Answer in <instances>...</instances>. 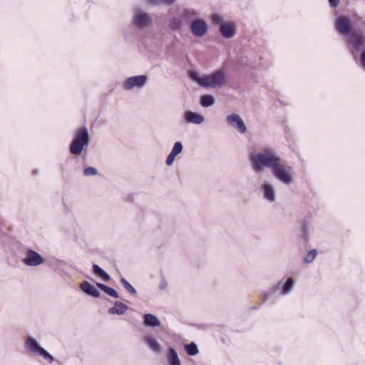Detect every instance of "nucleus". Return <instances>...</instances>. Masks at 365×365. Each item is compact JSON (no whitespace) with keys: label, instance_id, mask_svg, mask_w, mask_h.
<instances>
[{"label":"nucleus","instance_id":"e433bc0d","mask_svg":"<svg viewBox=\"0 0 365 365\" xmlns=\"http://www.w3.org/2000/svg\"><path fill=\"white\" fill-rule=\"evenodd\" d=\"M99 277H101L106 282L109 281L110 279V275L105 270L103 272V273Z\"/></svg>","mask_w":365,"mask_h":365},{"label":"nucleus","instance_id":"4be33fe9","mask_svg":"<svg viewBox=\"0 0 365 365\" xmlns=\"http://www.w3.org/2000/svg\"><path fill=\"white\" fill-rule=\"evenodd\" d=\"M96 286L99 289H101L102 291H103L106 294H107L108 295H109L113 298L119 297L118 293L113 288H111V287H110L104 284L100 283V282H97Z\"/></svg>","mask_w":365,"mask_h":365},{"label":"nucleus","instance_id":"dca6fc26","mask_svg":"<svg viewBox=\"0 0 365 365\" xmlns=\"http://www.w3.org/2000/svg\"><path fill=\"white\" fill-rule=\"evenodd\" d=\"M81 289L86 294L95 298H99L100 292L89 282L84 281L80 284Z\"/></svg>","mask_w":365,"mask_h":365},{"label":"nucleus","instance_id":"cd10ccee","mask_svg":"<svg viewBox=\"0 0 365 365\" xmlns=\"http://www.w3.org/2000/svg\"><path fill=\"white\" fill-rule=\"evenodd\" d=\"M317 254V251L316 249H313L309 250L304 257V262L307 264H309L314 261Z\"/></svg>","mask_w":365,"mask_h":365},{"label":"nucleus","instance_id":"bb28decb","mask_svg":"<svg viewBox=\"0 0 365 365\" xmlns=\"http://www.w3.org/2000/svg\"><path fill=\"white\" fill-rule=\"evenodd\" d=\"M120 282L124 288L131 294H135V289L123 277L120 278Z\"/></svg>","mask_w":365,"mask_h":365},{"label":"nucleus","instance_id":"a878e982","mask_svg":"<svg viewBox=\"0 0 365 365\" xmlns=\"http://www.w3.org/2000/svg\"><path fill=\"white\" fill-rule=\"evenodd\" d=\"M301 237L304 241H308L309 237V227L307 223H303L300 230Z\"/></svg>","mask_w":365,"mask_h":365},{"label":"nucleus","instance_id":"b1692460","mask_svg":"<svg viewBox=\"0 0 365 365\" xmlns=\"http://www.w3.org/2000/svg\"><path fill=\"white\" fill-rule=\"evenodd\" d=\"M215 98L211 95L205 94L200 97V103L202 107L207 108L212 106L215 104Z\"/></svg>","mask_w":365,"mask_h":365},{"label":"nucleus","instance_id":"7c9ffc66","mask_svg":"<svg viewBox=\"0 0 365 365\" xmlns=\"http://www.w3.org/2000/svg\"><path fill=\"white\" fill-rule=\"evenodd\" d=\"M98 171L94 167H86L83 170V175L85 177L94 176L98 175Z\"/></svg>","mask_w":365,"mask_h":365},{"label":"nucleus","instance_id":"4468645a","mask_svg":"<svg viewBox=\"0 0 365 365\" xmlns=\"http://www.w3.org/2000/svg\"><path fill=\"white\" fill-rule=\"evenodd\" d=\"M336 30L344 34L349 35L351 32V22L348 17L339 16L336 21Z\"/></svg>","mask_w":365,"mask_h":365},{"label":"nucleus","instance_id":"9b49d317","mask_svg":"<svg viewBox=\"0 0 365 365\" xmlns=\"http://www.w3.org/2000/svg\"><path fill=\"white\" fill-rule=\"evenodd\" d=\"M227 123L233 128L237 130L240 133H245L247 130V127L241 118V117L235 113L229 115L226 117Z\"/></svg>","mask_w":365,"mask_h":365},{"label":"nucleus","instance_id":"f257e3e1","mask_svg":"<svg viewBox=\"0 0 365 365\" xmlns=\"http://www.w3.org/2000/svg\"><path fill=\"white\" fill-rule=\"evenodd\" d=\"M252 170L261 173L265 168H269L272 175L284 185L293 182V169L283 159L274 148L264 146L258 153L250 154Z\"/></svg>","mask_w":365,"mask_h":365},{"label":"nucleus","instance_id":"20e7f679","mask_svg":"<svg viewBox=\"0 0 365 365\" xmlns=\"http://www.w3.org/2000/svg\"><path fill=\"white\" fill-rule=\"evenodd\" d=\"M130 24L137 30L145 31L153 24L151 16L141 9H135Z\"/></svg>","mask_w":365,"mask_h":365},{"label":"nucleus","instance_id":"c9c22d12","mask_svg":"<svg viewBox=\"0 0 365 365\" xmlns=\"http://www.w3.org/2000/svg\"><path fill=\"white\" fill-rule=\"evenodd\" d=\"M175 158V156H174L170 153L166 158V165H171L173 163Z\"/></svg>","mask_w":365,"mask_h":365},{"label":"nucleus","instance_id":"f704fd0d","mask_svg":"<svg viewBox=\"0 0 365 365\" xmlns=\"http://www.w3.org/2000/svg\"><path fill=\"white\" fill-rule=\"evenodd\" d=\"M168 286V282L164 277H161L160 282L159 284V289L160 290H164Z\"/></svg>","mask_w":365,"mask_h":365},{"label":"nucleus","instance_id":"393cba45","mask_svg":"<svg viewBox=\"0 0 365 365\" xmlns=\"http://www.w3.org/2000/svg\"><path fill=\"white\" fill-rule=\"evenodd\" d=\"M184 349L189 356H195L199 352L197 346L194 342L185 344Z\"/></svg>","mask_w":365,"mask_h":365},{"label":"nucleus","instance_id":"4c0bfd02","mask_svg":"<svg viewBox=\"0 0 365 365\" xmlns=\"http://www.w3.org/2000/svg\"><path fill=\"white\" fill-rule=\"evenodd\" d=\"M145 3L152 6L160 5V0H144Z\"/></svg>","mask_w":365,"mask_h":365},{"label":"nucleus","instance_id":"0eeeda50","mask_svg":"<svg viewBox=\"0 0 365 365\" xmlns=\"http://www.w3.org/2000/svg\"><path fill=\"white\" fill-rule=\"evenodd\" d=\"M348 44L354 56H356L360 48L365 46V36L362 31H353L347 36Z\"/></svg>","mask_w":365,"mask_h":365},{"label":"nucleus","instance_id":"5701e85b","mask_svg":"<svg viewBox=\"0 0 365 365\" xmlns=\"http://www.w3.org/2000/svg\"><path fill=\"white\" fill-rule=\"evenodd\" d=\"M198 13L193 9H184L181 13V18L185 19H196L198 17Z\"/></svg>","mask_w":365,"mask_h":365},{"label":"nucleus","instance_id":"6e6552de","mask_svg":"<svg viewBox=\"0 0 365 365\" xmlns=\"http://www.w3.org/2000/svg\"><path fill=\"white\" fill-rule=\"evenodd\" d=\"M148 81V77L145 75H139L128 78L123 83L125 90L130 91L135 88H141Z\"/></svg>","mask_w":365,"mask_h":365},{"label":"nucleus","instance_id":"f3484780","mask_svg":"<svg viewBox=\"0 0 365 365\" xmlns=\"http://www.w3.org/2000/svg\"><path fill=\"white\" fill-rule=\"evenodd\" d=\"M145 342L153 352L157 354L162 352V346L153 335H146L145 336Z\"/></svg>","mask_w":365,"mask_h":365},{"label":"nucleus","instance_id":"423d86ee","mask_svg":"<svg viewBox=\"0 0 365 365\" xmlns=\"http://www.w3.org/2000/svg\"><path fill=\"white\" fill-rule=\"evenodd\" d=\"M25 347L31 354L43 356L49 363L54 361V357L41 347L36 339L32 336L27 337L25 341Z\"/></svg>","mask_w":365,"mask_h":365},{"label":"nucleus","instance_id":"c756f323","mask_svg":"<svg viewBox=\"0 0 365 365\" xmlns=\"http://www.w3.org/2000/svg\"><path fill=\"white\" fill-rule=\"evenodd\" d=\"M182 148H183V146H182V143L176 142V143H175V144L172 148V150L170 153L176 157L178 155H179L180 153H182Z\"/></svg>","mask_w":365,"mask_h":365},{"label":"nucleus","instance_id":"ddd939ff","mask_svg":"<svg viewBox=\"0 0 365 365\" xmlns=\"http://www.w3.org/2000/svg\"><path fill=\"white\" fill-rule=\"evenodd\" d=\"M237 26L234 21H227L222 23L219 28L220 34L225 38H231L236 34Z\"/></svg>","mask_w":365,"mask_h":365},{"label":"nucleus","instance_id":"1a4fd4ad","mask_svg":"<svg viewBox=\"0 0 365 365\" xmlns=\"http://www.w3.org/2000/svg\"><path fill=\"white\" fill-rule=\"evenodd\" d=\"M295 281L292 277H288L285 281L280 280L271 286L272 292L279 291V295H287L294 288Z\"/></svg>","mask_w":365,"mask_h":365},{"label":"nucleus","instance_id":"412c9836","mask_svg":"<svg viewBox=\"0 0 365 365\" xmlns=\"http://www.w3.org/2000/svg\"><path fill=\"white\" fill-rule=\"evenodd\" d=\"M168 27L173 31H180L183 27V21L179 17H173L169 21Z\"/></svg>","mask_w":365,"mask_h":365},{"label":"nucleus","instance_id":"aec40b11","mask_svg":"<svg viewBox=\"0 0 365 365\" xmlns=\"http://www.w3.org/2000/svg\"><path fill=\"white\" fill-rule=\"evenodd\" d=\"M166 360L169 365H181L178 353L174 348H170L166 354Z\"/></svg>","mask_w":365,"mask_h":365},{"label":"nucleus","instance_id":"ea45409f","mask_svg":"<svg viewBox=\"0 0 365 365\" xmlns=\"http://www.w3.org/2000/svg\"><path fill=\"white\" fill-rule=\"evenodd\" d=\"M328 1L332 8H336L339 5V1H340V0H328Z\"/></svg>","mask_w":365,"mask_h":365},{"label":"nucleus","instance_id":"9d476101","mask_svg":"<svg viewBox=\"0 0 365 365\" xmlns=\"http://www.w3.org/2000/svg\"><path fill=\"white\" fill-rule=\"evenodd\" d=\"M190 31L195 36L202 37L207 33L208 25L205 21L196 19L190 24Z\"/></svg>","mask_w":365,"mask_h":365},{"label":"nucleus","instance_id":"c85d7f7f","mask_svg":"<svg viewBox=\"0 0 365 365\" xmlns=\"http://www.w3.org/2000/svg\"><path fill=\"white\" fill-rule=\"evenodd\" d=\"M211 20L215 25L219 26V27L222 23H225L224 21L223 16L217 13L212 14L211 16Z\"/></svg>","mask_w":365,"mask_h":365},{"label":"nucleus","instance_id":"2f4dec72","mask_svg":"<svg viewBox=\"0 0 365 365\" xmlns=\"http://www.w3.org/2000/svg\"><path fill=\"white\" fill-rule=\"evenodd\" d=\"M276 292L271 291V287L269 289V291H264L262 293V299L263 302H265L272 294H274Z\"/></svg>","mask_w":365,"mask_h":365},{"label":"nucleus","instance_id":"58836bf2","mask_svg":"<svg viewBox=\"0 0 365 365\" xmlns=\"http://www.w3.org/2000/svg\"><path fill=\"white\" fill-rule=\"evenodd\" d=\"M176 0H160V5L166 4L172 5L175 2Z\"/></svg>","mask_w":365,"mask_h":365},{"label":"nucleus","instance_id":"39448f33","mask_svg":"<svg viewBox=\"0 0 365 365\" xmlns=\"http://www.w3.org/2000/svg\"><path fill=\"white\" fill-rule=\"evenodd\" d=\"M20 259L24 265L31 267H39L46 261L40 253L29 247L23 248Z\"/></svg>","mask_w":365,"mask_h":365},{"label":"nucleus","instance_id":"7ed1b4c3","mask_svg":"<svg viewBox=\"0 0 365 365\" xmlns=\"http://www.w3.org/2000/svg\"><path fill=\"white\" fill-rule=\"evenodd\" d=\"M89 134L86 127L79 128L75 133L73 141L70 145V152L75 155L82 153L84 147L89 144Z\"/></svg>","mask_w":365,"mask_h":365},{"label":"nucleus","instance_id":"6ab92c4d","mask_svg":"<svg viewBox=\"0 0 365 365\" xmlns=\"http://www.w3.org/2000/svg\"><path fill=\"white\" fill-rule=\"evenodd\" d=\"M143 325L147 327H156L160 326V321L159 319L152 314H144Z\"/></svg>","mask_w":365,"mask_h":365},{"label":"nucleus","instance_id":"f03ea898","mask_svg":"<svg viewBox=\"0 0 365 365\" xmlns=\"http://www.w3.org/2000/svg\"><path fill=\"white\" fill-rule=\"evenodd\" d=\"M190 78L204 88H219L227 83V73L225 69H217L209 75L201 76L197 71H192Z\"/></svg>","mask_w":365,"mask_h":365},{"label":"nucleus","instance_id":"a211bd4d","mask_svg":"<svg viewBox=\"0 0 365 365\" xmlns=\"http://www.w3.org/2000/svg\"><path fill=\"white\" fill-rule=\"evenodd\" d=\"M129 307L125 304L124 303L120 302V301H115L114 303V306L110 307L108 309V313L109 314H118V315H123L128 310Z\"/></svg>","mask_w":365,"mask_h":365},{"label":"nucleus","instance_id":"72a5a7b5","mask_svg":"<svg viewBox=\"0 0 365 365\" xmlns=\"http://www.w3.org/2000/svg\"><path fill=\"white\" fill-rule=\"evenodd\" d=\"M103 271L104 270L98 264L93 265V272L96 276L100 277Z\"/></svg>","mask_w":365,"mask_h":365},{"label":"nucleus","instance_id":"f8f14e48","mask_svg":"<svg viewBox=\"0 0 365 365\" xmlns=\"http://www.w3.org/2000/svg\"><path fill=\"white\" fill-rule=\"evenodd\" d=\"M260 190L264 200L269 203H273L276 201V190L274 185L270 182H264L262 183L260 186Z\"/></svg>","mask_w":365,"mask_h":365},{"label":"nucleus","instance_id":"473e14b6","mask_svg":"<svg viewBox=\"0 0 365 365\" xmlns=\"http://www.w3.org/2000/svg\"><path fill=\"white\" fill-rule=\"evenodd\" d=\"M360 66L365 71V48H362L360 53Z\"/></svg>","mask_w":365,"mask_h":365},{"label":"nucleus","instance_id":"2eb2a0df","mask_svg":"<svg viewBox=\"0 0 365 365\" xmlns=\"http://www.w3.org/2000/svg\"><path fill=\"white\" fill-rule=\"evenodd\" d=\"M184 119L187 123L200 125L204 123L205 117L193 111H187L184 114Z\"/></svg>","mask_w":365,"mask_h":365}]
</instances>
